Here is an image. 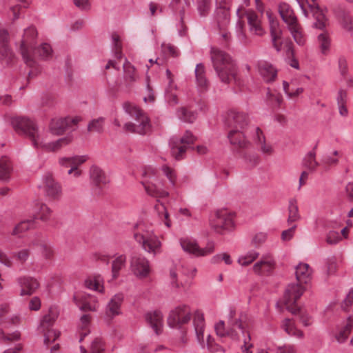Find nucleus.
I'll list each match as a JSON object with an SVG mask.
<instances>
[{
    "mask_svg": "<svg viewBox=\"0 0 353 353\" xmlns=\"http://www.w3.org/2000/svg\"><path fill=\"white\" fill-rule=\"evenodd\" d=\"M41 332L43 334L44 343L46 345L53 343L60 336L59 331L51 328Z\"/></svg>",
    "mask_w": 353,
    "mask_h": 353,
    "instance_id": "nucleus-55",
    "label": "nucleus"
},
{
    "mask_svg": "<svg viewBox=\"0 0 353 353\" xmlns=\"http://www.w3.org/2000/svg\"><path fill=\"white\" fill-rule=\"evenodd\" d=\"M59 316V310L55 307H52L49 309L47 314L44 315L42 318L39 327V332H44L48 329H50L53 323Z\"/></svg>",
    "mask_w": 353,
    "mask_h": 353,
    "instance_id": "nucleus-35",
    "label": "nucleus"
},
{
    "mask_svg": "<svg viewBox=\"0 0 353 353\" xmlns=\"http://www.w3.org/2000/svg\"><path fill=\"white\" fill-rule=\"evenodd\" d=\"M283 85L285 94L289 97H297L303 92V88H297L295 90L290 89L289 83L286 81H283Z\"/></svg>",
    "mask_w": 353,
    "mask_h": 353,
    "instance_id": "nucleus-61",
    "label": "nucleus"
},
{
    "mask_svg": "<svg viewBox=\"0 0 353 353\" xmlns=\"http://www.w3.org/2000/svg\"><path fill=\"white\" fill-rule=\"evenodd\" d=\"M88 157L86 155H74L71 157H61L58 159V163L63 168H70L68 171L69 175L75 178L79 177L82 172L79 167L84 163Z\"/></svg>",
    "mask_w": 353,
    "mask_h": 353,
    "instance_id": "nucleus-19",
    "label": "nucleus"
},
{
    "mask_svg": "<svg viewBox=\"0 0 353 353\" xmlns=\"http://www.w3.org/2000/svg\"><path fill=\"white\" fill-rule=\"evenodd\" d=\"M11 125L14 131L27 138L32 145L37 149H43L48 152H57L69 145L72 140L70 135L50 141L49 132L40 130L37 123L25 117H14L11 119Z\"/></svg>",
    "mask_w": 353,
    "mask_h": 353,
    "instance_id": "nucleus-1",
    "label": "nucleus"
},
{
    "mask_svg": "<svg viewBox=\"0 0 353 353\" xmlns=\"http://www.w3.org/2000/svg\"><path fill=\"white\" fill-rule=\"evenodd\" d=\"M142 184L145 192L155 198H166L169 196L168 191L165 188L161 180L157 174V170L151 167H145L143 171Z\"/></svg>",
    "mask_w": 353,
    "mask_h": 353,
    "instance_id": "nucleus-9",
    "label": "nucleus"
},
{
    "mask_svg": "<svg viewBox=\"0 0 353 353\" xmlns=\"http://www.w3.org/2000/svg\"><path fill=\"white\" fill-rule=\"evenodd\" d=\"M313 4H308L310 11L315 19L314 26L320 30L325 29L330 24L327 17L328 10L327 8H320L315 3V0H312Z\"/></svg>",
    "mask_w": 353,
    "mask_h": 353,
    "instance_id": "nucleus-21",
    "label": "nucleus"
},
{
    "mask_svg": "<svg viewBox=\"0 0 353 353\" xmlns=\"http://www.w3.org/2000/svg\"><path fill=\"white\" fill-rule=\"evenodd\" d=\"M216 2L219 6L215 11V21L219 29L220 35L224 40L228 41L230 37V34L227 30L230 23L229 9L225 0H216Z\"/></svg>",
    "mask_w": 353,
    "mask_h": 353,
    "instance_id": "nucleus-16",
    "label": "nucleus"
},
{
    "mask_svg": "<svg viewBox=\"0 0 353 353\" xmlns=\"http://www.w3.org/2000/svg\"><path fill=\"white\" fill-rule=\"evenodd\" d=\"M67 129L68 126L65 118L52 119L49 125L50 132L57 136L62 134Z\"/></svg>",
    "mask_w": 353,
    "mask_h": 353,
    "instance_id": "nucleus-39",
    "label": "nucleus"
},
{
    "mask_svg": "<svg viewBox=\"0 0 353 353\" xmlns=\"http://www.w3.org/2000/svg\"><path fill=\"white\" fill-rule=\"evenodd\" d=\"M36 216L41 221H48L52 214V210L45 203L37 202L34 205Z\"/></svg>",
    "mask_w": 353,
    "mask_h": 353,
    "instance_id": "nucleus-42",
    "label": "nucleus"
},
{
    "mask_svg": "<svg viewBox=\"0 0 353 353\" xmlns=\"http://www.w3.org/2000/svg\"><path fill=\"white\" fill-rule=\"evenodd\" d=\"M133 238L145 252L152 256L162 253V242L146 223L139 222L134 225Z\"/></svg>",
    "mask_w": 353,
    "mask_h": 353,
    "instance_id": "nucleus-3",
    "label": "nucleus"
},
{
    "mask_svg": "<svg viewBox=\"0 0 353 353\" xmlns=\"http://www.w3.org/2000/svg\"><path fill=\"white\" fill-rule=\"evenodd\" d=\"M267 237V233L263 232H257L252 237L251 243L254 247H259L266 241Z\"/></svg>",
    "mask_w": 353,
    "mask_h": 353,
    "instance_id": "nucleus-60",
    "label": "nucleus"
},
{
    "mask_svg": "<svg viewBox=\"0 0 353 353\" xmlns=\"http://www.w3.org/2000/svg\"><path fill=\"white\" fill-rule=\"evenodd\" d=\"M195 140V137L190 131H186L181 137H172L169 143L172 155L177 160L183 159L187 149Z\"/></svg>",
    "mask_w": 353,
    "mask_h": 353,
    "instance_id": "nucleus-13",
    "label": "nucleus"
},
{
    "mask_svg": "<svg viewBox=\"0 0 353 353\" xmlns=\"http://www.w3.org/2000/svg\"><path fill=\"white\" fill-rule=\"evenodd\" d=\"M103 350V342L100 339H95L91 344V353H101Z\"/></svg>",
    "mask_w": 353,
    "mask_h": 353,
    "instance_id": "nucleus-64",
    "label": "nucleus"
},
{
    "mask_svg": "<svg viewBox=\"0 0 353 353\" xmlns=\"http://www.w3.org/2000/svg\"><path fill=\"white\" fill-rule=\"evenodd\" d=\"M258 72L264 81L267 83L274 81L277 76V70L270 63L260 61L257 65Z\"/></svg>",
    "mask_w": 353,
    "mask_h": 353,
    "instance_id": "nucleus-29",
    "label": "nucleus"
},
{
    "mask_svg": "<svg viewBox=\"0 0 353 353\" xmlns=\"http://www.w3.org/2000/svg\"><path fill=\"white\" fill-rule=\"evenodd\" d=\"M130 268L132 274L140 279L148 278L151 272L150 261L141 255L131 256Z\"/></svg>",
    "mask_w": 353,
    "mask_h": 353,
    "instance_id": "nucleus-18",
    "label": "nucleus"
},
{
    "mask_svg": "<svg viewBox=\"0 0 353 353\" xmlns=\"http://www.w3.org/2000/svg\"><path fill=\"white\" fill-rule=\"evenodd\" d=\"M126 256L123 254L118 255L112 262V277L116 279L119 277L120 271L125 266Z\"/></svg>",
    "mask_w": 353,
    "mask_h": 353,
    "instance_id": "nucleus-44",
    "label": "nucleus"
},
{
    "mask_svg": "<svg viewBox=\"0 0 353 353\" xmlns=\"http://www.w3.org/2000/svg\"><path fill=\"white\" fill-rule=\"evenodd\" d=\"M146 319L157 334L161 333L163 327V314L161 312L154 311L148 313Z\"/></svg>",
    "mask_w": 353,
    "mask_h": 353,
    "instance_id": "nucleus-36",
    "label": "nucleus"
},
{
    "mask_svg": "<svg viewBox=\"0 0 353 353\" xmlns=\"http://www.w3.org/2000/svg\"><path fill=\"white\" fill-rule=\"evenodd\" d=\"M73 299L81 310L97 311L99 307L98 299L91 294H77L74 296Z\"/></svg>",
    "mask_w": 353,
    "mask_h": 353,
    "instance_id": "nucleus-22",
    "label": "nucleus"
},
{
    "mask_svg": "<svg viewBox=\"0 0 353 353\" xmlns=\"http://www.w3.org/2000/svg\"><path fill=\"white\" fill-rule=\"evenodd\" d=\"M192 317L196 339L200 345L203 346L205 322L204 314L201 311L196 310L192 314L189 305H179L170 310L167 319L168 324L172 328L181 329L190 322Z\"/></svg>",
    "mask_w": 353,
    "mask_h": 353,
    "instance_id": "nucleus-2",
    "label": "nucleus"
},
{
    "mask_svg": "<svg viewBox=\"0 0 353 353\" xmlns=\"http://www.w3.org/2000/svg\"><path fill=\"white\" fill-rule=\"evenodd\" d=\"M37 56L39 59L47 60L52 56V49L51 46L48 43H42L37 47L34 48L32 52V61L26 63L30 67H32L34 64V57Z\"/></svg>",
    "mask_w": 353,
    "mask_h": 353,
    "instance_id": "nucleus-31",
    "label": "nucleus"
},
{
    "mask_svg": "<svg viewBox=\"0 0 353 353\" xmlns=\"http://www.w3.org/2000/svg\"><path fill=\"white\" fill-rule=\"evenodd\" d=\"M90 315L85 314L83 315L80 319L79 327H80V339L79 342H81L83 338L88 334L90 332L89 325H90Z\"/></svg>",
    "mask_w": 353,
    "mask_h": 353,
    "instance_id": "nucleus-53",
    "label": "nucleus"
},
{
    "mask_svg": "<svg viewBox=\"0 0 353 353\" xmlns=\"http://www.w3.org/2000/svg\"><path fill=\"white\" fill-rule=\"evenodd\" d=\"M182 249L196 256H205L212 254L214 250L212 243H208L203 248H201L195 240L190 238H183L180 240Z\"/></svg>",
    "mask_w": 353,
    "mask_h": 353,
    "instance_id": "nucleus-20",
    "label": "nucleus"
},
{
    "mask_svg": "<svg viewBox=\"0 0 353 353\" xmlns=\"http://www.w3.org/2000/svg\"><path fill=\"white\" fill-rule=\"evenodd\" d=\"M340 153L337 150H334L332 152L325 154L322 160L321 163L325 167L336 166L339 161Z\"/></svg>",
    "mask_w": 353,
    "mask_h": 353,
    "instance_id": "nucleus-51",
    "label": "nucleus"
},
{
    "mask_svg": "<svg viewBox=\"0 0 353 353\" xmlns=\"http://www.w3.org/2000/svg\"><path fill=\"white\" fill-rule=\"evenodd\" d=\"M112 46L115 57L121 58V49L122 42L120 36L117 33H112L111 36Z\"/></svg>",
    "mask_w": 353,
    "mask_h": 353,
    "instance_id": "nucleus-54",
    "label": "nucleus"
},
{
    "mask_svg": "<svg viewBox=\"0 0 353 353\" xmlns=\"http://www.w3.org/2000/svg\"><path fill=\"white\" fill-rule=\"evenodd\" d=\"M85 286L91 290L103 294L105 292L104 279L101 274H96L88 276L84 282Z\"/></svg>",
    "mask_w": 353,
    "mask_h": 353,
    "instance_id": "nucleus-33",
    "label": "nucleus"
},
{
    "mask_svg": "<svg viewBox=\"0 0 353 353\" xmlns=\"http://www.w3.org/2000/svg\"><path fill=\"white\" fill-rule=\"evenodd\" d=\"M316 42L320 52L323 55L330 53L332 46V39L327 31L324 30L317 36Z\"/></svg>",
    "mask_w": 353,
    "mask_h": 353,
    "instance_id": "nucleus-37",
    "label": "nucleus"
},
{
    "mask_svg": "<svg viewBox=\"0 0 353 353\" xmlns=\"http://www.w3.org/2000/svg\"><path fill=\"white\" fill-rule=\"evenodd\" d=\"M34 222L33 220H24L19 223L13 228L11 234L18 237L22 236L23 233L34 227Z\"/></svg>",
    "mask_w": 353,
    "mask_h": 353,
    "instance_id": "nucleus-46",
    "label": "nucleus"
},
{
    "mask_svg": "<svg viewBox=\"0 0 353 353\" xmlns=\"http://www.w3.org/2000/svg\"><path fill=\"white\" fill-rule=\"evenodd\" d=\"M194 74L198 90L200 92L206 91L208 88L209 82L205 76V68L203 64L199 63L196 65Z\"/></svg>",
    "mask_w": 353,
    "mask_h": 353,
    "instance_id": "nucleus-32",
    "label": "nucleus"
},
{
    "mask_svg": "<svg viewBox=\"0 0 353 353\" xmlns=\"http://www.w3.org/2000/svg\"><path fill=\"white\" fill-rule=\"evenodd\" d=\"M245 328V325L241 320H236L234 323H231L229 330L225 329L223 321H219L214 325V330L218 336L221 338L229 336L234 341L240 339L239 332L236 329H238L241 334H244Z\"/></svg>",
    "mask_w": 353,
    "mask_h": 353,
    "instance_id": "nucleus-17",
    "label": "nucleus"
},
{
    "mask_svg": "<svg viewBox=\"0 0 353 353\" xmlns=\"http://www.w3.org/2000/svg\"><path fill=\"white\" fill-rule=\"evenodd\" d=\"M265 15L269 23L271 43L273 48L278 52L293 55V44L288 38L283 36V30L276 15L270 9L265 10Z\"/></svg>",
    "mask_w": 353,
    "mask_h": 353,
    "instance_id": "nucleus-6",
    "label": "nucleus"
},
{
    "mask_svg": "<svg viewBox=\"0 0 353 353\" xmlns=\"http://www.w3.org/2000/svg\"><path fill=\"white\" fill-rule=\"evenodd\" d=\"M226 122L231 128L228 136L230 143L239 148L246 147L248 141L245 134L249 122L248 116L243 112L231 111Z\"/></svg>",
    "mask_w": 353,
    "mask_h": 353,
    "instance_id": "nucleus-4",
    "label": "nucleus"
},
{
    "mask_svg": "<svg viewBox=\"0 0 353 353\" xmlns=\"http://www.w3.org/2000/svg\"><path fill=\"white\" fill-rule=\"evenodd\" d=\"M340 265V261L332 257L328 259L327 262V272L328 274H334Z\"/></svg>",
    "mask_w": 353,
    "mask_h": 353,
    "instance_id": "nucleus-59",
    "label": "nucleus"
},
{
    "mask_svg": "<svg viewBox=\"0 0 353 353\" xmlns=\"http://www.w3.org/2000/svg\"><path fill=\"white\" fill-rule=\"evenodd\" d=\"M341 239L342 238L339 232L332 230L328 232L326 241L329 244L334 245L338 243Z\"/></svg>",
    "mask_w": 353,
    "mask_h": 353,
    "instance_id": "nucleus-63",
    "label": "nucleus"
},
{
    "mask_svg": "<svg viewBox=\"0 0 353 353\" xmlns=\"http://www.w3.org/2000/svg\"><path fill=\"white\" fill-rule=\"evenodd\" d=\"M124 111L134 119V122L126 123L124 128L131 132L144 134L149 131L150 124L148 117L136 105L128 102L123 105Z\"/></svg>",
    "mask_w": 353,
    "mask_h": 353,
    "instance_id": "nucleus-8",
    "label": "nucleus"
},
{
    "mask_svg": "<svg viewBox=\"0 0 353 353\" xmlns=\"http://www.w3.org/2000/svg\"><path fill=\"white\" fill-rule=\"evenodd\" d=\"M123 70L124 79L128 84H131L137 80L138 76L135 69L129 62H125L123 64Z\"/></svg>",
    "mask_w": 353,
    "mask_h": 353,
    "instance_id": "nucleus-50",
    "label": "nucleus"
},
{
    "mask_svg": "<svg viewBox=\"0 0 353 353\" xmlns=\"http://www.w3.org/2000/svg\"><path fill=\"white\" fill-rule=\"evenodd\" d=\"M305 290V287L298 283H290L286 287L282 303L286 310L292 314H295L299 310V305L296 302L303 295Z\"/></svg>",
    "mask_w": 353,
    "mask_h": 353,
    "instance_id": "nucleus-14",
    "label": "nucleus"
},
{
    "mask_svg": "<svg viewBox=\"0 0 353 353\" xmlns=\"http://www.w3.org/2000/svg\"><path fill=\"white\" fill-rule=\"evenodd\" d=\"M301 219V215L299 214V207L297 201L295 199H291L288 203V223L290 224L292 223L298 221Z\"/></svg>",
    "mask_w": 353,
    "mask_h": 353,
    "instance_id": "nucleus-45",
    "label": "nucleus"
},
{
    "mask_svg": "<svg viewBox=\"0 0 353 353\" xmlns=\"http://www.w3.org/2000/svg\"><path fill=\"white\" fill-rule=\"evenodd\" d=\"M104 123V119L103 118H98L96 119H93L89 124H88V130L91 132H100L103 130Z\"/></svg>",
    "mask_w": 353,
    "mask_h": 353,
    "instance_id": "nucleus-57",
    "label": "nucleus"
},
{
    "mask_svg": "<svg viewBox=\"0 0 353 353\" xmlns=\"http://www.w3.org/2000/svg\"><path fill=\"white\" fill-rule=\"evenodd\" d=\"M196 268L193 266L181 265L170 270V284L173 288L188 290L192 285L196 276Z\"/></svg>",
    "mask_w": 353,
    "mask_h": 353,
    "instance_id": "nucleus-10",
    "label": "nucleus"
},
{
    "mask_svg": "<svg viewBox=\"0 0 353 353\" xmlns=\"http://www.w3.org/2000/svg\"><path fill=\"white\" fill-rule=\"evenodd\" d=\"M124 300V296L122 293H118L111 297L105 307V316L110 319H112L117 316L121 314V305Z\"/></svg>",
    "mask_w": 353,
    "mask_h": 353,
    "instance_id": "nucleus-25",
    "label": "nucleus"
},
{
    "mask_svg": "<svg viewBox=\"0 0 353 353\" xmlns=\"http://www.w3.org/2000/svg\"><path fill=\"white\" fill-rule=\"evenodd\" d=\"M304 166L310 172H315L319 166V163L316 159V152L314 149L310 151L303 159Z\"/></svg>",
    "mask_w": 353,
    "mask_h": 353,
    "instance_id": "nucleus-47",
    "label": "nucleus"
},
{
    "mask_svg": "<svg viewBox=\"0 0 353 353\" xmlns=\"http://www.w3.org/2000/svg\"><path fill=\"white\" fill-rule=\"evenodd\" d=\"M254 132L253 137L258 145L260 151L265 155L271 156L274 154V149L272 144L266 143L265 137L258 127H252Z\"/></svg>",
    "mask_w": 353,
    "mask_h": 353,
    "instance_id": "nucleus-27",
    "label": "nucleus"
},
{
    "mask_svg": "<svg viewBox=\"0 0 353 353\" xmlns=\"http://www.w3.org/2000/svg\"><path fill=\"white\" fill-rule=\"evenodd\" d=\"M278 12L294 41L299 46H303L306 42V36L291 6L285 2L280 3Z\"/></svg>",
    "mask_w": 353,
    "mask_h": 353,
    "instance_id": "nucleus-7",
    "label": "nucleus"
},
{
    "mask_svg": "<svg viewBox=\"0 0 353 353\" xmlns=\"http://www.w3.org/2000/svg\"><path fill=\"white\" fill-rule=\"evenodd\" d=\"M282 329L290 336L296 339H303V332L297 329L294 321L290 319H285L281 323Z\"/></svg>",
    "mask_w": 353,
    "mask_h": 353,
    "instance_id": "nucleus-41",
    "label": "nucleus"
},
{
    "mask_svg": "<svg viewBox=\"0 0 353 353\" xmlns=\"http://www.w3.org/2000/svg\"><path fill=\"white\" fill-rule=\"evenodd\" d=\"M38 187L50 199L57 201L62 196L63 190L61 184L55 180L53 175L50 172H46L42 176L41 183Z\"/></svg>",
    "mask_w": 353,
    "mask_h": 353,
    "instance_id": "nucleus-15",
    "label": "nucleus"
},
{
    "mask_svg": "<svg viewBox=\"0 0 353 353\" xmlns=\"http://www.w3.org/2000/svg\"><path fill=\"white\" fill-rule=\"evenodd\" d=\"M267 100L272 105L279 106L282 103L283 98L279 94L268 91L267 93Z\"/></svg>",
    "mask_w": 353,
    "mask_h": 353,
    "instance_id": "nucleus-62",
    "label": "nucleus"
},
{
    "mask_svg": "<svg viewBox=\"0 0 353 353\" xmlns=\"http://www.w3.org/2000/svg\"><path fill=\"white\" fill-rule=\"evenodd\" d=\"M37 36L36 28L34 26H29L23 29L21 39L16 41V46L26 63L32 61V52Z\"/></svg>",
    "mask_w": 353,
    "mask_h": 353,
    "instance_id": "nucleus-12",
    "label": "nucleus"
},
{
    "mask_svg": "<svg viewBox=\"0 0 353 353\" xmlns=\"http://www.w3.org/2000/svg\"><path fill=\"white\" fill-rule=\"evenodd\" d=\"M259 256V253L256 250H250L238 258L237 262L241 266H248L254 262Z\"/></svg>",
    "mask_w": 353,
    "mask_h": 353,
    "instance_id": "nucleus-48",
    "label": "nucleus"
},
{
    "mask_svg": "<svg viewBox=\"0 0 353 353\" xmlns=\"http://www.w3.org/2000/svg\"><path fill=\"white\" fill-rule=\"evenodd\" d=\"M154 210L160 224L170 228L172 226V221L166 207L162 203H159L155 205Z\"/></svg>",
    "mask_w": 353,
    "mask_h": 353,
    "instance_id": "nucleus-38",
    "label": "nucleus"
},
{
    "mask_svg": "<svg viewBox=\"0 0 353 353\" xmlns=\"http://www.w3.org/2000/svg\"><path fill=\"white\" fill-rule=\"evenodd\" d=\"M21 318L18 314H13L6 318V320L1 319L0 323L3 328H6L9 325H17L20 323Z\"/></svg>",
    "mask_w": 353,
    "mask_h": 353,
    "instance_id": "nucleus-58",
    "label": "nucleus"
},
{
    "mask_svg": "<svg viewBox=\"0 0 353 353\" xmlns=\"http://www.w3.org/2000/svg\"><path fill=\"white\" fill-rule=\"evenodd\" d=\"M90 175L92 182L99 188H101L108 182L105 173L101 168L96 165H93L90 168Z\"/></svg>",
    "mask_w": 353,
    "mask_h": 353,
    "instance_id": "nucleus-40",
    "label": "nucleus"
},
{
    "mask_svg": "<svg viewBox=\"0 0 353 353\" xmlns=\"http://www.w3.org/2000/svg\"><path fill=\"white\" fill-rule=\"evenodd\" d=\"M211 59L214 68L222 82L228 83L232 80H235V64L229 54L217 48H212Z\"/></svg>",
    "mask_w": 353,
    "mask_h": 353,
    "instance_id": "nucleus-5",
    "label": "nucleus"
},
{
    "mask_svg": "<svg viewBox=\"0 0 353 353\" xmlns=\"http://www.w3.org/2000/svg\"><path fill=\"white\" fill-rule=\"evenodd\" d=\"M247 19L251 32L258 36H262L265 34V31L262 27L261 21L255 12L249 11L247 13Z\"/></svg>",
    "mask_w": 353,
    "mask_h": 353,
    "instance_id": "nucleus-34",
    "label": "nucleus"
},
{
    "mask_svg": "<svg viewBox=\"0 0 353 353\" xmlns=\"http://www.w3.org/2000/svg\"><path fill=\"white\" fill-rule=\"evenodd\" d=\"M165 74L168 84L165 89V99L170 105H175L179 102L176 93L178 86L174 83V75L170 70H166Z\"/></svg>",
    "mask_w": 353,
    "mask_h": 353,
    "instance_id": "nucleus-24",
    "label": "nucleus"
},
{
    "mask_svg": "<svg viewBox=\"0 0 353 353\" xmlns=\"http://www.w3.org/2000/svg\"><path fill=\"white\" fill-rule=\"evenodd\" d=\"M12 170V164L8 158L0 159V181H8Z\"/></svg>",
    "mask_w": 353,
    "mask_h": 353,
    "instance_id": "nucleus-43",
    "label": "nucleus"
},
{
    "mask_svg": "<svg viewBox=\"0 0 353 353\" xmlns=\"http://www.w3.org/2000/svg\"><path fill=\"white\" fill-rule=\"evenodd\" d=\"M235 213L227 209H219L210 216V228L216 233L223 234L224 231H232L235 227Z\"/></svg>",
    "mask_w": 353,
    "mask_h": 353,
    "instance_id": "nucleus-11",
    "label": "nucleus"
},
{
    "mask_svg": "<svg viewBox=\"0 0 353 353\" xmlns=\"http://www.w3.org/2000/svg\"><path fill=\"white\" fill-rule=\"evenodd\" d=\"M275 261L270 254H263L259 261L252 267L253 272L258 275H267L270 274L275 268Z\"/></svg>",
    "mask_w": 353,
    "mask_h": 353,
    "instance_id": "nucleus-23",
    "label": "nucleus"
},
{
    "mask_svg": "<svg viewBox=\"0 0 353 353\" xmlns=\"http://www.w3.org/2000/svg\"><path fill=\"white\" fill-rule=\"evenodd\" d=\"M353 327V319L350 316L345 321L337 325L333 331L335 339L340 343L346 341Z\"/></svg>",
    "mask_w": 353,
    "mask_h": 353,
    "instance_id": "nucleus-26",
    "label": "nucleus"
},
{
    "mask_svg": "<svg viewBox=\"0 0 353 353\" xmlns=\"http://www.w3.org/2000/svg\"><path fill=\"white\" fill-rule=\"evenodd\" d=\"M20 1L22 5L19 6H12L9 8V10L8 12V17H10L13 21H16L19 17V10L20 8L22 6L23 8H27L29 4L30 3V0H18Z\"/></svg>",
    "mask_w": 353,
    "mask_h": 353,
    "instance_id": "nucleus-52",
    "label": "nucleus"
},
{
    "mask_svg": "<svg viewBox=\"0 0 353 353\" xmlns=\"http://www.w3.org/2000/svg\"><path fill=\"white\" fill-rule=\"evenodd\" d=\"M312 273V270L308 264L300 263L295 268L297 283L302 285L303 284H307L311 280Z\"/></svg>",
    "mask_w": 353,
    "mask_h": 353,
    "instance_id": "nucleus-30",
    "label": "nucleus"
},
{
    "mask_svg": "<svg viewBox=\"0 0 353 353\" xmlns=\"http://www.w3.org/2000/svg\"><path fill=\"white\" fill-rule=\"evenodd\" d=\"M337 18L345 29L347 30L353 29V16H351L348 12L341 10L337 14Z\"/></svg>",
    "mask_w": 353,
    "mask_h": 353,
    "instance_id": "nucleus-49",
    "label": "nucleus"
},
{
    "mask_svg": "<svg viewBox=\"0 0 353 353\" xmlns=\"http://www.w3.org/2000/svg\"><path fill=\"white\" fill-rule=\"evenodd\" d=\"M17 283L21 288L20 294L21 296L32 294L39 286L37 279L28 276L19 277L17 279Z\"/></svg>",
    "mask_w": 353,
    "mask_h": 353,
    "instance_id": "nucleus-28",
    "label": "nucleus"
},
{
    "mask_svg": "<svg viewBox=\"0 0 353 353\" xmlns=\"http://www.w3.org/2000/svg\"><path fill=\"white\" fill-rule=\"evenodd\" d=\"M177 116L181 120L188 123H192L196 119V114L185 108H181L177 112Z\"/></svg>",
    "mask_w": 353,
    "mask_h": 353,
    "instance_id": "nucleus-56",
    "label": "nucleus"
}]
</instances>
